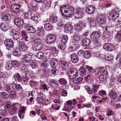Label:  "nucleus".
I'll return each instance as SVG.
<instances>
[{
    "label": "nucleus",
    "mask_w": 121,
    "mask_h": 121,
    "mask_svg": "<svg viewBox=\"0 0 121 121\" xmlns=\"http://www.w3.org/2000/svg\"><path fill=\"white\" fill-rule=\"evenodd\" d=\"M93 68L91 66L86 65L85 67L81 66L79 69V72L82 76H84L88 73L93 74Z\"/></svg>",
    "instance_id": "f257e3e1"
},
{
    "label": "nucleus",
    "mask_w": 121,
    "mask_h": 121,
    "mask_svg": "<svg viewBox=\"0 0 121 121\" xmlns=\"http://www.w3.org/2000/svg\"><path fill=\"white\" fill-rule=\"evenodd\" d=\"M32 56L30 54L28 53L23 56V57L20 61L21 64L29 66V64L32 62Z\"/></svg>",
    "instance_id": "f03ea898"
},
{
    "label": "nucleus",
    "mask_w": 121,
    "mask_h": 121,
    "mask_svg": "<svg viewBox=\"0 0 121 121\" xmlns=\"http://www.w3.org/2000/svg\"><path fill=\"white\" fill-rule=\"evenodd\" d=\"M92 90L90 89L89 86H86L85 88L87 92L89 94H92V93L95 94L97 92L99 85H98L96 83L92 84Z\"/></svg>",
    "instance_id": "7ed1b4c3"
},
{
    "label": "nucleus",
    "mask_w": 121,
    "mask_h": 121,
    "mask_svg": "<svg viewBox=\"0 0 121 121\" xmlns=\"http://www.w3.org/2000/svg\"><path fill=\"white\" fill-rule=\"evenodd\" d=\"M21 5L17 3L12 4L10 6V10L12 13L17 15L21 11L20 9Z\"/></svg>",
    "instance_id": "20e7f679"
},
{
    "label": "nucleus",
    "mask_w": 121,
    "mask_h": 121,
    "mask_svg": "<svg viewBox=\"0 0 121 121\" xmlns=\"http://www.w3.org/2000/svg\"><path fill=\"white\" fill-rule=\"evenodd\" d=\"M69 78L72 79H73L78 76V71L75 68H71L69 69L67 72Z\"/></svg>",
    "instance_id": "39448f33"
},
{
    "label": "nucleus",
    "mask_w": 121,
    "mask_h": 121,
    "mask_svg": "<svg viewBox=\"0 0 121 121\" xmlns=\"http://www.w3.org/2000/svg\"><path fill=\"white\" fill-rule=\"evenodd\" d=\"M66 10H64V13H62V15L63 16L66 17H70L73 15L74 12V8L72 7L68 8Z\"/></svg>",
    "instance_id": "423d86ee"
},
{
    "label": "nucleus",
    "mask_w": 121,
    "mask_h": 121,
    "mask_svg": "<svg viewBox=\"0 0 121 121\" xmlns=\"http://www.w3.org/2000/svg\"><path fill=\"white\" fill-rule=\"evenodd\" d=\"M56 40V35L53 34H51L46 36L45 41L47 44H51L54 43L55 41Z\"/></svg>",
    "instance_id": "0eeeda50"
},
{
    "label": "nucleus",
    "mask_w": 121,
    "mask_h": 121,
    "mask_svg": "<svg viewBox=\"0 0 121 121\" xmlns=\"http://www.w3.org/2000/svg\"><path fill=\"white\" fill-rule=\"evenodd\" d=\"M38 97L36 100L39 104L44 103L46 102L45 96L42 92H38L37 94Z\"/></svg>",
    "instance_id": "6e6552de"
},
{
    "label": "nucleus",
    "mask_w": 121,
    "mask_h": 121,
    "mask_svg": "<svg viewBox=\"0 0 121 121\" xmlns=\"http://www.w3.org/2000/svg\"><path fill=\"white\" fill-rule=\"evenodd\" d=\"M4 44L6 49L8 50L11 49L12 48H13L14 44L13 41L11 39H7L4 41Z\"/></svg>",
    "instance_id": "1a4fd4ad"
},
{
    "label": "nucleus",
    "mask_w": 121,
    "mask_h": 121,
    "mask_svg": "<svg viewBox=\"0 0 121 121\" xmlns=\"http://www.w3.org/2000/svg\"><path fill=\"white\" fill-rule=\"evenodd\" d=\"M120 13L116 10L112 11L109 16V20L111 21H115L116 19L118 17Z\"/></svg>",
    "instance_id": "9d476101"
},
{
    "label": "nucleus",
    "mask_w": 121,
    "mask_h": 121,
    "mask_svg": "<svg viewBox=\"0 0 121 121\" xmlns=\"http://www.w3.org/2000/svg\"><path fill=\"white\" fill-rule=\"evenodd\" d=\"M11 32L12 34L13 39L16 40H21V36L19 34V32L15 29L11 30Z\"/></svg>",
    "instance_id": "9b49d317"
},
{
    "label": "nucleus",
    "mask_w": 121,
    "mask_h": 121,
    "mask_svg": "<svg viewBox=\"0 0 121 121\" xmlns=\"http://www.w3.org/2000/svg\"><path fill=\"white\" fill-rule=\"evenodd\" d=\"M14 22L19 29H22L24 24V21L23 19L17 18L14 20Z\"/></svg>",
    "instance_id": "f8f14e48"
},
{
    "label": "nucleus",
    "mask_w": 121,
    "mask_h": 121,
    "mask_svg": "<svg viewBox=\"0 0 121 121\" xmlns=\"http://www.w3.org/2000/svg\"><path fill=\"white\" fill-rule=\"evenodd\" d=\"M9 85L14 90L21 91L23 90V88L20 84H15L14 82H13L12 83H10Z\"/></svg>",
    "instance_id": "ddd939ff"
},
{
    "label": "nucleus",
    "mask_w": 121,
    "mask_h": 121,
    "mask_svg": "<svg viewBox=\"0 0 121 121\" xmlns=\"http://www.w3.org/2000/svg\"><path fill=\"white\" fill-rule=\"evenodd\" d=\"M100 37L99 33L96 31L92 32L90 34V38L92 40H97Z\"/></svg>",
    "instance_id": "4468645a"
},
{
    "label": "nucleus",
    "mask_w": 121,
    "mask_h": 121,
    "mask_svg": "<svg viewBox=\"0 0 121 121\" xmlns=\"http://www.w3.org/2000/svg\"><path fill=\"white\" fill-rule=\"evenodd\" d=\"M18 43L20 50L25 51L27 49L28 47L25 45L22 39L21 40H18Z\"/></svg>",
    "instance_id": "2eb2a0df"
},
{
    "label": "nucleus",
    "mask_w": 121,
    "mask_h": 121,
    "mask_svg": "<svg viewBox=\"0 0 121 121\" xmlns=\"http://www.w3.org/2000/svg\"><path fill=\"white\" fill-rule=\"evenodd\" d=\"M78 23H77L75 25L73 26V28L75 30L78 31H79L81 30L82 29V27L83 26L85 27L86 26L85 24L84 23L82 24V22L81 21H79Z\"/></svg>",
    "instance_id": "dca6fc26"
},
{
    "label": "nucleus",
    "mask_w": 121,
    "mask_h": 121,
    "mask_svg": "<svg viewBox=\"0 0 121 121\" xmlns=\"http://www.w3.org/2000/svg\"><path fill=\"white\" fill-rule=\"evenodd\" d=\"M83 10L82 8H78L76 9V14L74 17L75 19L79 20L81 19L82 17H83V14L82 12Z\"/></svg>",
    "instance_id": "f3484780"
},
{
    "label": "nucleus",
    "mask_w": 121,
    "mask_h": 121,
    "mask_svg": "<svg viewBox=\"0 0 121 121\" xmlns=\"http://www.w3.org/2000/svg\"><path fill=\"white\" fill-rule=\"evenodd\" d=\"M108 96L111 99L115 100L118 96V95L117 93L112 90L109 91L108 93Z\"/></svg>",
    "instance_id": "a211bd4d"
},
{
    "label": "nucleus",
    "mask_w": 121,
    "mask_h": 121,
    "mask_svg": "<svg viewBox=\"0 0 121 121\" xmlns=\"http://www.w3.org/2000/svg\"><path fill=\"white\" fill-rule=\"evenodd\" d=\"M96 20L101 25H104L106 23V17L103 15H98L97 17Z\"/></svg>",
    "instance_id": "6ab92c4d"
},
{
    "label": "nucleus",
    "mask_w": 121,
    "mask_h": 121,
    "mask_svg": "<svg viewBox=\"0 0 121 121\" xmlns=\"http://www.w3.org/2000/svg\"><path fill=\"white\" fill-rule=\"evenodd\" d=\"M81 42L83 46L87 47L91 43L90 40L88 38H85L83 37H81Z\"/></svg>",
    "instance_id": "aec40b11"
},
{
    "label": "nucleus",
    "mask_w": 121,
    "mask_h": 121,
    "mask_svg": "<svg viewBox=\"0 0 121 121\" xmlns=\"http://www.w3.org/2000/svg\"><path fill=\"white\" fill-rule=\"evenodd\" d=\"M71 61L73 63H77L79 60V57L75 53H73L70 55Z\"/></svg>",
    "instance_id": "412c9836"
},
{
    "label": "nucleus",
    "mask_w": 121,
    "mask_h": 121,
    "mask_svg": "<svg viewBox=\"0 0 121 121\" xmlns=\"http://www.w3.org/2000/svg\"><path fill=\"white\" fill-rule=\"evenodd\" d=\"M26 29L27 32L29 33H35L36 32V30L33 26L28 24L26 26Z\"/></svg>",
    "instance_id": "4be33fe9"
},
{
    "label": "nucleus",
    "mask_w": 121,
    "mask_h": 121,
    "mask_svg": "<svg viewBox=\"0 0 121 121\" xmlns=\"http://www.w3.org/2000/svg\"><path fill=\"white\" fill-rule=\"evenodd\" d=\"M19 105L18 103L14 104L11 107V110L9 111L10 114L11 115H13L15 114L17 111L16 109L19 108Z\"/></svg>",
    "instance_id": "5701e85b"
},
{
    "label": "nucleus",
    "mask_w": 121,
    "mask_h": 121,
    "mask_svg": "<svg viewBox=\"0 0 121 121\" xmlns=\"http://www.w3.org/2000/svg\"><path fill=\"white\" fill-rule=\"evenodd\" d=\"M95 10V8L94 6L90 5L86 9V12L88 14H91L93 13Z\"/></svg>",
    "instance_id": "b1692460"
},
{
    "label": "nucleus",
    "mask_w": 121,
    "mask_h": 121,
    "mask_svg": "<svg viewBox=\"0 0 121 121\" xmlns=\"http://www.w3.org/2000/svg\"><path fill=\"white\" fill-rule=\"evenodd\" d=\"M60 62L61 65L62 67L64 69L66 70L69 69V62L63 60H61Z\"/></svg>",
    "instance_id": "393cba45"
},
{
    "label": "nucleus",
    "mask_w": 121,
    "mask_h": 121,
    "mask_svg": "<svg viewBox=\"0 0 121 121\" xmlns=\"http://www.w3.org/2000/svg\"><path fill=\"white\" fill-rule=\"evenodd\" d=\"M43 47V45L42 43L35 44L32 47V49L35 51H39Z\"/></svg>",
    "instance_id": "a878e982"
},
{
    "label": "nucleus",
    "mask_w": 121,
    "mask_h": 121,
    "mask_svg": "<svg viewBox=\"0 0 121 121\" xmlns=\"http://www.w3.org/2000/svg\"><path fill=\"white\" fill-rule=\"evenodd\" d=\"M57 43L58 49L64 50L66 49V44L62 43L59 40L57 42Z\"/></svg>",
    "instance_id": "bb28decb"
},
{
    "label": "nucleus",
    "mask_w": 121,
    "mask_h": 121,
    "mask_svg": "<svg viewBox=\"0 0 121 121\" xmlns=\"http://www.w3.org/2000/svg\"><path fill=\"white\" fill-rule=\"evenodd\" d=\"M25 76H24L22 77H21V78L20 80V82H21L22 85H27L29 79L28 77L26 75Z\"/></svg>",
    "instance_id": "cd10ccee"
},
{
    "label": "nucleus",
    "mask_w": 121,
    "mask_h": 121,
    "mask_svg": "<svg viewBox=\"0 0 121 121\" xmlns=\"http://www.w3.org/2000/svg\"><path fill=\"white\" fill-rule=\"evenodd\" d=\"M103 48L104 49L108 51H112L113 48L112 45L109 43L105 44L103 46Z\"/></svg>",
    "instance_id": "c85d7f7f"
},
{
    "label": "nucleus",
    "mask_w": 121,
    "mask_h": 121,
    "mask_svg": "<svg viewBox=\"0 0 121 121\" xmlns=\"http://www.w3.org/2000/svg\"><path fill=\"white\" fill-rule=\"evenodd\" d=\"M22 65L21 70L22 73H21V75L23 76V74H24L25 75H26V72H27L28 70L26 68L27 66H29L28 65H24V64H21Z\"/></svg>",
    "instance_id": "c756f323"
},
{
    "label": "nucleus",
    "mask_w": 121,
    "mask_h": 121,
    "mask_svg": "<svg viewBox=\"0 0 121 121\" xmlns=\"http://www.w3.org/2000/svg\"><path fill=\"white\" fill-rule=\"evenodd\" d=\"M11 64L12 66L14 67H18L20 66V62L17 60H12L11 61Z\"/></svg>",
    "instance_id": "7c9ffc66"
},
{
    "label": "nucleus",
    "mask_w": 121,
    "mask_h": 121,
    "mask_svg": "<svg viewBox=\"0 0 121 121\" xmlns=\"http://www.w3.org/2000/svg\"><path fill=\"white\" fill-rule=\"evenodd\" d=\"M104 67H98L94 70H93V72L97 74L99 73H101L103 70L104 69Z\"/></svg>",
    "instance_id": "2f4dec72"
},
{
    "label": "nucleus",
    "mask_w": 121,
    "mask_h": 121,
    "mask_svg": "<svg viewBox=\"0 0 121 121\" xmlns=\"http://www.w3.org/2000/svg\"><path fill=\"white\" fill-rule=\"evenodd\" d=\"M57 17L55 15H53L50 16V17L49 21L50 22L53 23L57 22Z\"/></svg>",
    "instance_id": "473e14b6"
},
{
    "label": "nucleus",
    "mask_w": 121,
    "mask_h": 121,
    "mask_svg": "<svg viewBox=\"0 0 121 121\" xmlns=\"http://www.w3.org/2000/svg\"><path fill=\"white\" fill-rule=\"evenodd\" d=\"M83 78L82 77H79L73 80V82L77 84H79L81 83V82L83 80Z\"/></svg>",
    "instance_id": "72a5a7b5"
},
{
    "label": "nucleus",
    "mask_w": 121,
    "mask_h": 121,
    "mask_svg": "<svg viewBox=\"0 0 121 121\" xmlns=\"http://www.w3.org/2000/svg\"><path fill=\"white\" fill-rule=\"evenodd\" d=\"M88 21L89 22L91 26H95L96 25V21L91 17H88Z\"/></svg>",
    "instance_id": "f704fd0d"
},
{
    "label": "nucleus",
    "mask_w": 121,
    "mask_h": 121,
    "mask_svg": "<svg viewBox=\"0 0 121 121\" xmlns=\"http://www.w3.org/2000/svg\"><path fill=\"white\" fill-rule=\"evenodd\" d=\"M5 105L4 107V109L6 111L8 110L12 107L10 101L7 100L5 102Z\"/></svg>",
    "instance_id": "c9c22d12"
},
{
    "label": "nucleus",
    "mask_w": 121,
    "mask_h": 121,
    "mask_svg": "<svg viewBox=\"0 0 121 121\" xmlns=\"http://www.w3.org/2000/svg\"><path fill=\"white\" fill-rule=\"evenodd\" d=\"M84 57L86 59H88L91 56V53L89 50H87L84 51Z\"/></svg>",
    "instance_id": "e433bc0d"
},
{
    "label": "nucleus",
    "mask_w": 121,
    "mask_h": 121,
    "mask_svg": "<svg viewBox=\"0 0 121 121\" xmlns=\"http://www.w3.org/2000/svg\"><path fill=\"white\" fill-rule=\"evenodd\" d=\"M0 98L2 99H7L9 98L8 94L4 92H0Z\"/></svg>",
    "instance_id": "4c0bfd02"
},
{
    "label": "nucleus",
    "mask_w": 121,
    "mask_h": 121,
    "mask_svg": "<svg viewBox=\"0 0 121 121\" xmlns=\"http://www.w3.org/2000/svg\"><path fill=\"white\" fill-rule=\"evenodd\" d=\"M1 17H2L3 20L5 21H9L10 20L11 18V17L10 15H7L3 14L2 15Z\"/></svg>",
    "instance_id": "58836bf2"
},
{
    "label": "nucleus",
    "mask_w": 121,
    "mask_h": 121,
    "mask_svg": "<svg viewBox=\"0 0 121 121\" xmlns=\"http://www.w3.org/2000/svg\"><path fill=\"white\" fill-rule=\"evenodd\" d=\"M0 27L1 29L4 31H7L9 29L7 25L3 23H2L0 24Z\"/></svg>",
    "instance_id": "ea45409f"
},
{
    "label": "nucleus",
    "mask_w": 121,
    "mask_h": 121,
    "mask_svg": "<svg viewBox=\"0 0 121 121\" xmlns=\"http://www.w3.org/2000/svg\"><path fill=\"white\" fill-rule=\"evenodd\" d=\"M50 62L51 66H52L57 65L58 64V62L57 59L52 58Z\"/></svg>",
    "instance_id": "a19ab883"
},
{
    "label": "nucleus",
    "mask_w": 121,
    "mask_h": 121,
    "mask_svg": "<svg viewBox=\"0 0 121 121\" xmlns=\"http://www.w3.org/2000/svg\"><path fill=\"white\" fill-rule=\"evenodd\" d=\"M43 72V74H44L46 76L48 77L49 76H51L52 75L51 73V72L50 71V69H47L46 70H45L43 69L42 71Z\"/></svg>",
    "instance_id": "79ce46f5"
},
{
    "label": "nucleus",
    "mask_w": 121,
    "mask_h": 121,
    "mask_svg": "<svg viewBox=\"0 0 121 121\" xmlns=\"http://www.w3.org/2000/svg\"><path fill=\"white\" fill-rule=\"evenodd\" d=\"M65 29L66 30L70 32L73 29V27L71 24L67 23L65 26Z\"/></svg>",
    "instance_id": "37998d69"
},
{
    "label": "nucleus",
    "mask_w": 121,
    "mask_h": 121,
    "mask_svg": "<svg viewBox=\"0 0 121 121\" xmlns=\"http://www.w3.org/2000/svg\"><path fill=\"white\" fill-rule=\"evenodd\" d=\"M21 76L20 74L17 73L14 74L13 77L15 80H17L18 81L20 82V80L21 78Z\"/></svg>",
    "instance_id": "c03bdc74"
},
{
    "label": "nucleus",
    "mask_w": 121,
    "mask_h": 121,
    "mask_svg": "<svg viewBox=\"0 0 121 121\" xmlns=\"http://www.w3.org/2000/svg\"><path fill=\"white\" fill-rule=\"evenodd\" d=\"M115 37L119 42L121 41V30L119 31L117 33Z\"/></svg>",
    "instance_id": "a18cd8bd"
},
{
    "label": "nucleus",
    "mask_w": 121,
    "mask_h": 121,
    "mask_svg": "<svg viewBox=\"0 0 121 121\" xmlns=\"http://www.w3.org/2000/svg\"><path fill=\"white\" fill-rule=\"evenodd\" d=\"M44 28L46 30H52V26L49 23H45L44 25Z\"/></svg>",
    "instance_id": "49530a36"
},
{
    "label": "nucleus",
    "mask_w": 121,
    "mask_h": 121,
    "mask_svg": "<svg viewBox=\"0 0 121 121\" xmlns=\"http://www.w3.org/2000/svg\"><path fill=\"white\" fill-rule=\"evenodd\" d=\"M38 29L39 32L37 33V34L39 36H42L44 35V28L42 27H41L40 28L38 27Z\"/></svg>",
    "instance_id": "de8ad7c7"
},
{
    "label": "nucleus",
    "mask_w": 121,
    "mask_h": 121,
    "mask_svg": "<svg viewBox=\"0 0 121 121\" xmlns=\"http://www.w3.org/2000/svg\"><path fill=\"white\" fill-rule=\"evenodd\" d=\"M99 80L101 82H105L107 81V78L105 76L101 74L99 76Z\"/></svg>",
    "instance_id": "09e8293b"
},
{
    "label": "nucleus",
    "mask_w": 121,
    "mask_h": 121,
    "mask_svg": "<svg viewBox=\"0 0 121 121\" xmlns=\"http://www.w3.org/2000/svg\"><path fill=\"white\" fill-rule=\"evenodd\" d=\"M60 84L61 85H65L67 83L66 80L64 78H61L59 80Z\"/></svg>",
    "instance_id": "8fccbe9b"
},
{
    "label": "nucleus",
    "mask_w": 121,
    "mask_h": 121,
    "mask_svg": "<svg viewBox=\"0 0 121 121\" xmlns=\"http://www.w3.org/2000/svg\"><path fill=\"white\" fill-rule=\"evenodd\" d=\"M94 44V46L95 48L100 47V44L98 42L97 40H92Z\"/></svg>",
    "instance_id": "3c124183"
},
{
    "label": "nucleus",
    "mask_w": 121,
    "mask_h": 121,
    "mask_svg": "<svg viewBox=\"0 0 121 121\" xmlns=\"http://www.w3.org/2000/svg\"><path fill=\"white\" fill-rule=\"evenodd\" d=\"M9 97L11 98L14 97L16 96V91L14 90H11L9 92Z\"/></svg>",
    "instance_id": "603ef678"
},
{
    "label": "nucleus",
    "mask_w": 121,
    "mask_h": 121,
    "mask_svg": "<svg viewBox=\"0 0 121 121\" xmlns=\"http://www.w3.org/2000/svg\"><path fill=\"white\" fill-rule=\"evenodd\" d=\"M21 34L22 36V39H24L25 41H28L27 38L28 37L26 35L25 31L23 30H22L21 32Z\"/></svg>",
    "instance_id": "864d4df0"
},
{
    "label": "nucleus",
    "mask_w": 121,
    "mask_h": 121,
    "mask_svg": "<svg viewBox=\"0 0 121 121\" xmlns=\"http://www.w3.org/2000/svg\"><path fill=\"white\" fill-rule=\"evenodd\" d=\"M29 85L31 87H33L38 85L37 82L33 80H31L29 82Z\"/></svg>",
    "instance_id": "5fc2aeb1"
},
{
    "label": "nucleus",
    "mask_w": 121,
    "mask_h": 121,
    "mask_svg": "<svg viewBox=\"0 0 121 121\" xmlns=\"http://www.w3.org/2000/svg\"><path fill=\"white\" fill-rule=\"evenodd\" d=\"M68 39V37L67 35H64L62 37L61 41L62 42V43L65 44L67 41Z\"/></svg>",
    "instance_id": "6e6d98bb"
},
{
    "label": "nucleus",
    "mask_w": 121,
    "mask_h": 121,
    "mask_svg": "<svg viewBox=\"0 0 121 121\" xmlns=\"http://www.w3.org/2000/svg\"><path fill=\"white\" fill-rule=\"evenodd\" d=\"M48 81L50 83V85L51 86L53 84H54L56 85L58 84V82L54 79H49L48 80Z\"/></svg>",
    "instance_id": "4d7b16f0"
},
{
    "label": "nucleus",
    "mask_w": 121,
    "mask_h": 121,
    "mask_svg": "<svg viewBox=\"0 0 121 121\" xmlns=\"http://www.w3.org/2000/svg\"><path fill=\"white\" fill-rule=\"evenodd\" d=\"M37 57L39 59H41L43 57V53L41 52H39L36 55Z\"/></svg>",
    "instance_id": "13d9d810"
},
{
    "label": "nucleus",
    "mask_w": 121,
    "mask_h": 121,
    "mask_svg": "<svg viewBox=\"0 0 121 121\" xmlns=\"http://www.w3.org/2000/svg\"><path fill=\"white\" fill-rule=\"evenodd\" d=\"M29 64L30 66L32 67V68L36 69L38 67V65L37 64L34 62H32L30 63Z\"/></svg>",
    "instance_id": "bf43d9fd"
},
{
    "label": "nucleus",
    "mask_w": 121,
    "mask_h": 121,
    "mask_svg": "<svg viewBox=\"0 0 121 121\" xmlns=\"http://www.w3.org/2000/svg\"><path fill=\"white\" fill-rule=\"evenodd\" d=\"M113 57L110 55H104V59L108 61H110L113 59Z\"/></svg>",
    "instance_id": "052dcab7"
},
{
    "label": "nucleus",
    "mask_w": 121,
    "mask_h": 121,
    "mask_svg": "<svg viewBox=\"0 0 121 121\" xmlns=\"http://www.w3.org/2000/svg\"><path fill=\"white\" fill-rule=\"evenodd\" d=\"M10 85L6 84L4 87V90L7 92H9V91L11 90Z\"/></svg>",
    "instance_id": "680f3d73"
},
{
    "label": "nucleus",
    "mask_w": 121,
    "mask_h": 121,
    "mask_svg": "<svg viewBox=\"0 0 121 121\" xmlns=\"http://www.w3.org/2000/svg\"><path fill=\"white\" fill-rule=\"evenodd\" d=\"M79 38L80 37L79 36L74 35L73 37V42L75 43H77L79 40Z\"/></svg>",
    "instance_id": "e2e57ef3"
},
{
    "label": "nucleus",
    "mask_w": 121,
    "mask_h": 121,
    "mask_svg": "<svg viewBox=\"0 0 121 121\" xmlns=\"http://www.w3.org/2000/svg\"><path fill=\"white\" fill-rule=\"evenodd\" d=\"M75 48L74 45L70 46L68 48V50L70 52L73 51L75 50Z\"/></svg>",
    "instance_id": "0e129e2a"
},
{
    "label": "nucleus",
    "mask_w": 121,
    "mask_h": 121,
    "mask_svg": "<svg viewBox=\"0 0 121 121\" xmlns=\"http://www.w3.org/2000/svg\"><path fill=\"white\" fill-rule=\"evenodd\" d=\"M0 76L1 77H7L8 75L5 72H0Z\"/></svg>",
    "instance_id": "69168bd1"
},
{
    "label": "nucleus",
    "mask_w": 121,
    "mask_h": 121,
    "mask_svg": "<svg viewBox=\"0 0 121 121\" xmlns=\"http://www.w3.org/2000/svg\"><path fill=\"white\" fill-rule=\"evenodd\" d=\"M34 42L35 43V44L39 43H41V40L39 38H35L34 40Z\"/></svg>",
    "instance_id": "338daca9"
},
{
    "label": "nucleus",
    "mask_w": 121,
    "mask_h": 121,
    "mask_svg": "<svg viewBox=\"0 0 121 121\" xmlns=\"http://www.w3.org/2000/svg\"><path fill=\"white\" fill-rule=\"evenodd\" d=\"M99 95L101 96L105 95L106 94V91L104 90H102L100 91H99Z\"/></svg>",
    "instance_id": "774afa93"
}]
</instances>
